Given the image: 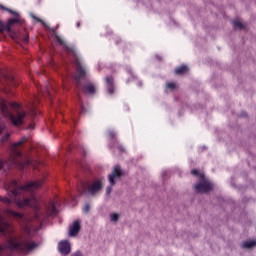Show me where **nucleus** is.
I'll list each match as a JSON object with an SVG mask.
<instances>
[{"label":"nucleus","mask_w":256,"mask_h":256,"mask_svg":"<svg viewBox=\"0 0 256 256\" xmlns=\"http://www.w3.org/2000/svg\"><path fill=\"white\" fill-rule=\"evenodd\" d=\"M45 183V179H40L37 181L28 182L26 185H21V183L17 180H12L8 183V197H1L0 201L4 205H11V203H15L17 207H32L35 210L34 218L38 223H44L47 221L49 217H53V215H57V208L55 207V203L51 202L47 207L45 212H41L39 210V201L35 197V195L31 194L30 197L25 198V193L27 191H35L39 189Z\"/></svg>","instance_id":"obj_1"},{"label":"nucleus","mask_w":256,"mask_h":256,"mask_svg":"<svg viewBox=\"0 0 256 256\" xmlns=\"http://www.w3.org/2000/svg\"><path fill=\"white\" fill-rule=\"evenodd\" d=\"M38 247L39 244L29 237L15 233L13 225L5 221L3 216H0V255H5L7 249L10 251L7 256H12L13 251L28 255Z\"/></svg>","instance_id":"obj_2"},{"label":"nucleus","mask_w":256,"mask_h":256,"mask_svg":"<svg viewBox=\"0 0 256 256\" xmlns=\"http://www.w3.org/2000/svg\"><path fill=\"white\" fill-rule=\"evenodd\" d=\"M11 108L15 109L14 113L9 111V106H7V101L5 99L0 98V112L3 117H9L11 123L14 127H21L23 123H25V117H27V112L23 110V106L17 104L16 102H12Z\"/></svg>","instance_id":"obj_3"},{"label":"nucleus","mask_w":256,"mask_h":256,"mask_svg":"<svg viewBox=\"0 0 256 256\" xmlns=\"http://www.w3.org/2000/svg\"><path fill=\"white\" fill-rule=\"evenodd\" d=\"M76 65V75L74 76V81L76 83V88L78 91H82L85 95H95V85L89 81H86L84 84L81 83V79H85V75H87V71L83 68L81 64V60L79 58H75Z\"/></svg>","instance_id":"obj_4"},{"label":"nucleus","mask_w":256,"mask_h":256,"mask_svg":"<svg viewBox=\"0 0 256 256\" xmlns=\"http://www.w3.org/2000/svg\"><path fill=\"white\" fill-rule=\"evenodd\" d=\"M50 31H52L53 36L55 37L57 43H59V45H61L65 51V53H67L68 55H72V57H77V52L75 50V45L73 44H67L65 42V40H63V38H61V36H59V34H57V31L55 29H50Z\"/></svg>","instance_id":"obj_5"},{"label":"nucleus","mask_w":256,"mask_h":256,"mask_svg":"<svg viewBox=\"0 0 256 256\" xmlns=\"http://www.w3.org/2000/svg\"><path fill=\"white\" fill-rule=\"evenodd\" d=\"M0 83L5 88V93H9V89H11V87H17L19 85V82H17V79H15L13 75L3 74V76H1V72Z\"/></svg>","instance_id":"obj_6"},{"label":"nucleus","mask_w":256,"mask_h":256,"mask_svg":"<svg viewBox=\"0 0 256 256\" xmlns=\"http://www.w3.org/2000/svg\"><path fill=\"white\" fill-rule=\"evenodd\" d=\"M88 195L95 196L103 189V182L99 179L93 180L84 186Z\"/></svg>","instance_id":"obj_7"},{"label":"nucleus","mask_w":256,"mask_h":256,"mask_svg":"<svg viewBox=\"0 0 256 256\" xmlns=\"http://www.w3.org/2000/svg\"><path fill=\"white\" fill-rule=\"evenodd\" d=\"M194 189L196 193H209L213 189V184L207 180H202L201 182L195 184Z\"/></svg>","instance_id":"obj_8"},{"label":"nucleus","mask_w":256,"mask_h":256,"mask_svg":"<svg viewBox=\"0 0 256 256\" xmlns=\"http://www.w3.org/2000/svg\"><path fill=\"white\" fill-rule=\"evenodd\" d=\"M58 250L61 255H69L71 253V244L67 240H62L58 243Z\"/></svg>","instance_id":"obj_9"},{"label":"nucleus","mask_w":256,"mask_h":256,"mask_svg":"<svg viewBox=\"0 0 256 256\" xmlns=\"http://www.w3.org/2000/svg\"><path fill=\"white\" fill-rule=\"evenodd\" d=\"M123 175L121 167L115 166L112 173L108 175V179L111 185H115V179H119Z\"/></svg>","instance_id":"obj_10"},{"label":"nucleus","mask_w":256,"mask_h":256,"mask_svg":"<svg viewBox=\"0 0 256 256\" xmlns=\"http://www.w3.org/2000/svg\"><path fill=\"white\" fill-rule=\"evenodd\" d=\"M27 141H29L28 137H22L18 142H15L12 145V151L14 153V155H16V157H21V151H19L17 148L21 147L24 143H27Z\"/></svg>","instance_id":"obj_11"},{"label":"nucleus","mask_w":256,"mask_h":256,"mask_svg":"<svg viewBox=\"0 0 256 256\" xmlns=\"http://www.w3.org/2000/svg\"><path fill=\"white\" fill-rule=\"evenodd\" d=\"M80 231H81V222H79V220H75L70 226L69 236L77 237Z\"/></svg>","instance_id":"obj_12"},{"label":"nucleus","mask_w":256,"mask_h":256,"mask_svg":"<svg viewBox=\"0 0 256 256\" xmlns=\"http://www.w3.org/2000/svg\"><path fill=\"white\" fill-rule=\"evenodd\" d=\"M4 213L8 217H13V219H16L17 221H23V219H25L23 213L16 212L15 210L10 208L5 209Z\"/></svg>","instance_id":"obj_13"},{"label":"nucleus","mask_w":256,"mask_h":256,"mask_svg":"<svg viewBox=\"0 0 256 256\" xmlns=\"http://www.w3.org/2000/svg\"><path fill=\"white\" fill-rule=\"evenodd\" d=\"M12 165H16L20 169H25V167H29V165H31V161L26 158L23 162H20L18 158H13Z\"/></svg>","instance_id":"obj_14"},{"label":"nucleus","mask_w":256,"mask_h":256,"mask_svg":"<svg viewBox=\"0 0 256 256\" xmlns=\"http://www.w3.org/2000/svg\"><path fill=\"white\" fill-rule=\"evenodd\" d=\"M105 81H106L107 92L109 93V95H113V93H115V85L113 84V76L106 77Z\"/></svg>","instance_id":"obj_15"},{"label":"nucleus","mask_w":256,"mask_h":256,"mask_svg":"<svg viewBox=\"0 0 256 256\" xmlns=\"http://www.w3.org/2000/svg\"><path fill=\"white\" fill-rule=\"evenodd\" d=\"M188 72H189V67H187L186 65H182L175 69L176 75H185V73H188Z\"/></svg>","instance_id":"obj_16"},{"label":"nucleus","mask_w":256,"mask_h":256,"mask_svg":"<svg viewBox=\"0 0 256 256\" xmlns=\"http://www.w3.org/2000/svg\"><path fill=\"white\" fill-rule=\"evenodd\" d=\"M256 246V241L255 240H249L246 242H243L242 247L243 249H251V247Z\"/></svg>","instance_id":"obj_17"},{"label":"nucleus","mask_w":256,"mask_h":256,"mask_svg":"<svg viewBox=\"0 0 256 256\" xmlns=\"http://www.w3.org/2000/svg\"><path fill=\"white\" fill-rule=\"evenodd\" d=\"M232 25L234 29H245V25H243L239 20L232 21Z\"/></svg>","instance_id":"obj_18"},{"label":"nucleus","mask_w":256,"mask_h":256,"mask_svg":"<svg viewBox=\"0 0 256 256\" xmlns=\"http://www.w3.org/2000/svg\"><path fill=\"white\" fill-rule=\"evenodd\" d=\"M0 9H2V11H7L8 13H11V15H14V17H19V13L3 6L2 4H0Z\"/></svg>","instance_id":"obj_19"},{"label":"nucleus","mask_w":256,"mask_h":256,"mask_svg":"<svg viewBox=\"0 0 256 256\" xmlns=\"http://www.w3.org/2000/svg\"><path fill=\"white\" fill-rule=\"evenodd\" d=\"M9 137H11V134L6 133L4 136H2L1 143H5V142L9 141Z\"/></svg>","instance_id":"obj_20"},{"label":"nucleus","mask_w":256,"mask_h":256,"mask_svg":"<svg viewBox=\"0 0 256 256\" xmlns=\"http://www.w3.org/2000/svg\"><path fill=\"white\" fill-rule=\"evenodd\" d=\"M8 23L13 27V25H15L16 23H19V19L18 18L9 19Z\"/></svg>","instance_id":"obj_21"},{"label":"nucleus","mask_w":256,"mask_h":256,"mask_svg":"<svg viewBox=\"0 0 256 256\" xmlns=\"http://www.w3.org/2000/svg\"><path fill=\"white\" fill-rule=\"evenodd\" d=\"M111 221H119V214L117 213H112L110 215Z\"/></svg>","instance_id":"obj_22"},{"label":"nucleus","mask_w":256,"mask_h":256,"mask_svg":"<svg viewBox=\"0 0 256 256\" xmlns=\"http://www.w3.org/2000/svg\"><path fill=\"white\" fill-rule=\"evenodd\" d=\"M176 85L173 82L167 83V89H171V91H175Z\"/></svg>","instance_id":"obj_23"},{"label":"nucleus","mask_w":256,"mask_h":256,"mask_svg":"<svg viewBox=\"0 0 256 256\" xmlns=\"http://www.w3.org/2000/svg\"><path fill=\"white\" fill-rule=\"evenodd\" d=\"M11 24H9V22L4 25V31H7L8 33H11Z\"/></svg>","instance_id":"obj_24"},{"label":"nucleus","mask_w":256,"mask_h":256,"mask_svg":"<svg viewBox=\"0 0 256 256\" xmlns=\"http://www.w3.org/2000/svg\"><path fill=\"white\" fill-rule=\"evenodd\" d=\"M7 129V126L5 125V123H0V135L1 133H3V131H5Z\"/></svg>","instance_id":"obj_25"},{"label":"nucleus","mask_w":256,"mask_h":256,"mask_svg":"<svg viewBox=\"0 0 256 256\" xmlns=\"http://www.w3.org/2000/svg\"><path fill=\"white\" fill-rule=\"evenodd\" d=\"M5 33V24L0 22V34Z\"/></svg>","instance_id":"obj_26"},{"label":"nucleus","mask_w":256,"mask_h":256,"mask_svg":"<svg viewBox=\"0 0 256 256\" xmlns=\"http://www.w3.org/2000/svg\"><path fill=\"white\" fill-rule=\"evenodd\" d=\"M111 191H113V189L111 188V186H108L106 188V195H110L111 194Z\"/></svg>","instance_id":"obj_27"},{"label":"nucleus","mask_w":256,"mask_h":256,"mask_svg":"<svg viewBox=\"0 0 256 256\" xmlns=\"http://www.w3.org/2000/svg\"><path fill=\"white\" fill-rule=\"evenodd\" d=\"M89 209H90V206H89V204H86L85 206H84V213H89Z\"/></svg>","instance_id":"obj_28"},{"label":"nucleus","mask_w":256,"mask_h":256,"mask_svg":"<svg viewBox=\"0 0 256 256\" xmlns=\"http://www.w3.org/2000/svg\"><path fill=\"white\" fill-rule=\"evenodd\" d=\"M36 20L39 22V23H42V25L44 27H47V24H45V22L43 20H41V18H36Z\"/></svg>","instance_id":"obj_29"},{"label":"nucleus","mask_w":256,"mask_h":256,"mask_svg":"<svg viewBox=\"0 0 256 256\" xmlns=\"http://www.w3.org/2000/svg\"><path fill=\"white\" fill-rule=\"evenodd\" d=\"M22 41H23L24 43H29V35H26V36L22 39Z\"/></svg>","instance_id":"obj_30"},{"label":"nucleus","mask_w":256,"mask_h":256,"mask_svg":"<svg viewBox=\"0 0 256 256\" xmlns=\"http://www.w3.org/2000/svg\"><path fill=\"white\" fill-rule=\"evenodd\" d=\"M71 256H83V253H81V251H77L73 253Z\"/></svg>","instance_id":"obj_31"},{"label":"nucleus","mask_w":256,"mask_h":256,"mask_svg":"<svg viewBox=\"0 0 256 256\" xmlns=\"http://www.w3.org/2000/svg\"><path fill=\"white\" fill-rule=\"evenodd\" d=\"M191 173L192 175H199V170H192Z\"/></svg>","instance_id":"obj_32"},{"label":"nucleus","mask_w":256,"mask_h":256,"mask_svg":"<svg viewBox=\"0 0 256 256\" xmlns=\"http://www.w3.org/2000/svg\"><path fill=\"white\" fill-rule=\"evenodd\" d=\"M3 165H4V162H3V160L0 159V171H1V169H3Z\"/></svg>","instance_id":"obj_33"},{"label":"nucleus","mask_w":256,"mask_h":256,"mask_svg":"<svg viewBox=\"0 0 256 256\" xmlns=\"http://www.w3.org/2000/svg\"><path fill=\"white\" fill-rule=\"evenodd\" d=\"M28 129H35V126L33 124H30Z\"/></svg>","instance_id":"obj_34"},{"label":"nucleus","mask_w":256,"mask_h":256,"mask_svg":"<svg viewBox=\"0 0 256 256\" xmlns=\"http://www.w3.org/2000/svg\"><path fill=\"white\" fill-rule=\"evenodd\" d=\"M118 149H119L120 151H125V148H123V146H119Z\"/></svg>","instance_id":"obj_35"},{"label":"nucleus","mask_w":256,"mask_h":256,"mask_svg":"<svg viewBox=\"0 0 256 256\" xmlns=\"http://www.w3.org/2000/svg\"><path fill=\"white\" fill-rule=\"evenodd\" d=\"M76 27H77V28L81 27V22H77V23H76Z\"/></svg>","instance_id":"obj_36"},{"label":"nucleus","mask_w":256,"mask_h":256,"mask_svg":"<svg viewBox=\"0 0 256 256\" xmlns=\"http://www.w3.org/2000/svg\"><path fill=\"white\" fill-rule=\"evenodd\" d=\"M110 137H112V138L115 137V133L111 132Z\"/></svg>","instance_id":"obj_37"}]
</instances>
